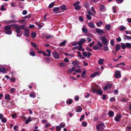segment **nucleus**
<instances>
[{
    "label": "nucleus",
    "instance_id": "nucleus-30",
    "mask_svg": "<svg viewBox=\"0 0 131 131\" xmlns=\"http://www.w3.org/2000/svg\"><path fill=\"white\" fill-rule=\"evenodd\" d=\"M104 61V60L103 59H99L98 61L99 64L101 65L103 64Z\"/></svg>",
    "mask_w": 131,
    "mask_h": 131
},
{
    "label": "nucleus",
    "instance_id": "nucleus-16",
    "mask_svg": "<svg viewBox=\"0 0 131 131\" xmlns=\"http://www.w3.org/2000/svg\"><path fill=\"white\" fill-rule=\"evenodd\" d=\"M88 26L92 28H94L95 27L94 24L92 22H90L88 23Z\"/></svg>",
    "mask_w": 131,
    "mask_h": 131
},
{
    "label": "nucleus",
    "instance_id": "nucleus-7",
    "mask_svg": "<svg viewBox=\"0 0 131 131\" xmlns=\"http://www.w3.org/2000/svg\"><path fill=\"white\" fill-rule=\"evenodd\" d=\"M95 30L96 32L100 35H102L104 33L102 30L97 28H96L95 29Z\"/></svg>",
    "mask_w": 131,
    "mask_h": 131
},
{
    "label": "nucleus",
    "instance_id": "nucleus-21",
    "mask_svg": "<svg viewBox=\"0 0 131 131\" xmlns=\"http://www.w3.org/2000/svg\"><path fill=\"white\" fill-rule=\"evenodd\" d=\"M96 93L98 94L99 95H101L103 94L101 89L98 90L96 91Z\"/></svg>",
    "mask_w": 131,
    "mask_h": 131
},
{
    "label": "nucleus",
    "instance_id": "nucleus-28",
    "mask_svg": "<svg viewBox=\"0 0 131 131\" xmlns=\"http://www.w3.org/2000/svg\"><path fill=\"white\" fill-rule=\"evenodd\" d=\"M79 63V62L77 61H75L72 62V64L74 66H76L78 65Z\"/></svg>",
    "mask_w": 131,
    "mask_h": 131
},
{
    "label": "nucleus",
    "instance_id": "nucleus-61",
    "mask_svg": "<svg viewBox=\"0 0 131 131\" xmlns=\"http://www.w3.org/2000/svg\"><path fill=\"white\" fill-rule=\"evenodd\" d=\"M84 115H83L81 116V117L80 119V120L81 121H82L84 118Z\"/></svg>",
    "mask_w": 131,
    "mask_h": 131
},
{
    "label": "nucleus",
    "instance_id": "nucleus-52",
    "mask_svg": "<svg viewBox=\"0 0 131 131\" xmlns=\"http://www.w3.org/2000/svg\"><path fill=\"white\" fill-rule=\"evenodd\" d=\"M125 27L123 26H121L119 28V29L121 30H123L125 29Z\"/></svg>",
    "mask_w": 131,
    "mask_h": 131
},
{
    "label": "nucleus",
    "instance_id": "nucleus-63",
    "mask_svg": "<svg viewBox=\"0 0 131 131\" xmlns=\"http://www.w3.org/2000/svg\"><path fill=\"white\" fill-rule=\"evenodd\" d=\"M82 124L84 127H85L87 126V124L85 122H82Z\"/></svg>",
    "mask_w": 131,
    "mask_h": 131
},
{
    "label": "nucleus",
    "instance_id": "nucleus-20",
    "mask_svg": "<svg viewBox=\"0 0 131 131\" xmlns=\"http://www.w3.org/2000/svg\"><path fill=\"white\" fill-rule=\"evenodd\" d=\"M99 73V72H96L93 74H92L91 75L90 77L91 78H93L95 77L96 75L98 74Z\"/></svg>",
    "mask_w": 131,
    "mask_h": 131
},
{
    "label": "nucleus",
    "instance_id": "nucleus-26",
    "mask_svg": "<svg viewBox=\"0 0 131 131\" xmlns=\"http://www.w3.org/2000/svg\"><path fill=\"white\" fill-rule=\"evenodd\" d=\"M66 42L67 41L66 40L64 41H63L60 43L59 44L60 46H64L66 45Z\"/></svg>",
    "mask_w": 131,
    "mask_h": 131
},
{
    "label": "nucleus",
    "instance_id": "nucleus-8",
    "mask_svg": "<svg viewBox=\"0 0 131 131\" xmlns=\"http://www.w3.org/2000/svg\"><path fill=\"white\" fill-rule=\"evenodd\" d=\"M83 56L85 57H89L92 55V53L90 52L87 53L85 52H83L82 53Z\"/></svg>",
    "mask_w": 131,
    "mask_h": 131
},
{
    "label": "nucleus",
    "instance_id": "nucleus-64",
    "mask_svg": "<svg viewBox=\"0 0 131 131\" xmlns=\"http://www.w3.org/2000/svg\"><path fill=\"white\" fill-rule=\"evenodd\" d=\"M1 121L3 123H6L7 121V120L5 119L2 118L1 120Z\"/></svg>",
    "mask_w": 131,
    "mask_h": 131
},
{
    "label": "nucleus",
    "instance_id": "nucleus-50",
    "mask_svg": "<svg viewBox=\"0 0 131 131\" xmlns=\"http://www.w3.org/2000/svg\"><path fill=\"white\" fill-rule=\"evenodd\" d=\"M15 90V89L14 88H12L10 90V92L11 93H14Z\"/></svg>",
    "mask_w": 131,
    "mask_h": 131
},
{
    "label": "nucleus",
    "instance_id": "nucleus-36",
    "mask_svg": "<svg viewBox=\"0 0 131 131\" xmlns=\"http://www.w3.org/2000/svg\"><path fill=\"white\" fill-rule=\"evenodd\" d=\"M5 99L6 100H10V95L8 94H6L5 95Z\"/></svg>",
    "mask_w": 131,
    "mask_h": 131
},
{
    "label": "nucleus",
    "instance_id": "nucleus-23",
    "mask_svg": "<svg viewBox=\"0 0 131 131\" xmlns=\"http://www.w3.org/2000/svg\"><path fill=\"white\" fill-rule=\"evenodd\" d=\"M75 67H73L72 68H70L69 70V72L70 73H72L73 71H75Z\"/></svg>",
    "mask_w": 131,
    "mask_h": 131
},
{
    "label": "nucleus",
    "instance_id": "nucleus-1",
    "mask_svg": "<svg viewBox=\"0 0 131 131\" xmlns=\"http://www.w3.org/2000/svg\"><path fill=\"white\" fill-rule=\"evenodd\" d=\"M5 30L4 32L6 34L10 35L12 34V31L10 28V26H6L4 28Z\"/></svg>",
    "mask_w": 131,
    "mask_h": 131
},
{
    "label": "nucleus",
    "instance_id": "nucleus-53",
    "mask_svg": "<svg viewBox=\"0 0 131 131\" xmlns=\"http://www.w3.org/2000/svg\"><path fill=\"white\" fill-rule=\"evenodd\" d=\"M110 43L112 46H114V40H111Z\"/></svg>",
    "mask_w": 131,
    "mask_h": 131
},
{
    "label": "nucleus",
    "instance_id": "nucleus-35",
    "mask_svg": "<svg viewBox=\"0 0 131 131\" xmlns=\"http://www.w3.org/2000/svg\"><path fill=\"white\" fill-rule=\"evenodd\" d=\"M81 8V6L79 5L74 6V9L77 10H80Z\"/></svg>",
    "mask_w": 131,
    "mask_h": 131
},
{
    "label": "nucleus",
    "instance_id": "nucleus-55",
    "mask_svg": "<svg viewBox=\"0 0 131 131\" xmlns=\"http://www.w3.org/2000/svg\"><path fill=\"white\" fill-rule=\"evenodd\" d=\"M75 71L77 73H81L82 72V71L79 68L77 70H75Z\"/></svg>",
    "mask_w": 131,
    "mask_h": 131
},
{
    "label": "nucleus",
    "instance_id": "nucleus-31",
    "mask_svg": "<svg viewBox=\"0 0 131 131\" xmlns=\"http://www.w3.org/2000/svg\"><path fill=\"white\" fill-rule=\"evenodd\" d=\"M31 37L32 38H34L36 37V33L34 32H32L31 34Z\"/></svg>",
    "mask_w": 131,
    "mask_h": 131
},
{
    "label": "nucleus",
    "instance_id": "nucleus-54",
    "mask_svg": "<svg viewBox=\"0 0 131 131\" xmlns=\"http://www.w3.org/2000/svg\"><path fill=\"white\" fill-rule=\"evenodd\" d=\"M91 11L94 14H96V12L94 8L93 7H91Z\"/></svg>",
    "mask_w": 131,
    "mask_h": 131
},
{
    "label": "nucleus",
    "instance_id": "nucleus-12",
    "mask_svg": "<svg viewBox=\"0 0 131 131\" xmlns=\"http://www.w3.org/2000/svg\"><path fill=\"white\" fill-rule=\"evenodd\" d=\"M60 9L58 7H55L53 9V11L55 13H57L60 11Z\"/></svg>",
    "mask_w": 131,
    "mask_h": 131
},
{
    "label": "nucleus",
    "instance_id": "nucleus-37",
    "mask_svg": "<svg viewBox=\"0 0 131 131\" xmlns=\"http://www.w3.org/2000/svg\"><path fill=\"white\" fill-rule=\"evenodd\" d=\"M24 26H25V25H21L20 26H18V27L19 28H20L21 30V29H23L24 30H25L26 29H27L26 28L24 27Z\"/></svg>",
    "mask_w": 131,
    "mask_h": 131
},
{
    "label": "nucleus",
    "instance_id": "nucleus-39",
    "mask_svg": "<svg viewBox=\"0 0 131 131\" xmlns=\"http://www.w3.org/2000/svg\"><path fill=\"white\" fill-rule=\"evenodd\" d=\"M82 31L85 33H87L88 32V30L87 29L84 28H82Z\"/></svg>",
    "mask_w": 131,
    "mask_h": 131
},
{
    "label": "nucleus",
    "instance_id": "nucleus-22",
    "mask_svg": "<svg viewBox=\"0 0 131 131\" xmlns=\"http://www.w3.org/2000/svg\"><path fill=\"white\" fill-rule=\"evenodd\" d=\"M82 109L81 107L80 106L78 107L76 111L77 112H80L82 111Z\"/></svg>",
    "mask_w": 131,
    "mask_h": 131
},
{
    "label": "nucleus",
    "instance_id": "nucleus-32",
    "mask_svg": "<svg viewBox=\"0 0 131 131\" xmlns=\"http://www.w3.org/2000/svg\"><path fill=\"white\" fill-rule=\"evenodd\" d=\"M125 45L127 48H131V43H125Z\"/></svg>",
    "mask_w": 131,
    "mask_h": 131
},
{
    "label": "nucleus",
    "instance_id": "nucleus-56",
    "mask_svg": "<svg viewBox=\"0 0 131 131\" xmlns=\"http://www.w3.org/2000/svg\"><path fill=\"white\" fill-rule=\"evenodd\" d=\"M12 117L13 118H14V119L15 118H16L17 115L16 114H13L12 115Z\"/></svg>",
    "mask_w": 131,
    "mask_h": 131
},
{
    "label": "nucleus",
    "instance_id": "nucleus-42",
    "mask_svg": "<svg viewBox=\"0 0 131 131\" xmlns=\"http://www.w3.org/2000/svg\"><path fill=\"white\" fill-rule=\"evenodd\" d=\"M80 2L79 1L76 2L75 3L73 4V5L74 6L78 5L80 4Z\"/></svg>",
    "mask_w": 131,
    "mask_h": 131
},
{
    "label": "nucleus",
    "instance_id": "nucleus-25",
    "mask_svg": "<svg viewBox=\"0 0 131 131\" xmlns=\"http://www.w3.org/2000/svg\"><path fill=\"white\" fill-rule=\"evenodd\" d=\"M46 51L48 53L47 54V56L48 57H50L51 56V51L48 49H46Z\"/></svg>",
    "mask_w": 131,
    "mask_h": 131
},
{
    "label": "nucleus",
    "instance_id": "nucleus-48",
    "mask_svg": "<svg viewBox=\"0 0 131 131\" xmlns=\"http://www.w3.org/2000/svg\"><path fill=\"white\" fill-rule=\"evenodd\" d=\"M121 46L122 49H124L126 47L125 44V45L124 43L122 44Z\"/></svg>",
    "mask_w": 131,
    "mask_h": 131
},
{
    "label": "nucleus",
    "instance_id": "nucleus-49",
    "mask_svg": "<svg viewBox=\"0 0 131 131\" xmlns=\"http://www.w3.org/2000/svg\"><path fill=\"white\" fill-rule=\"evenodd\" d=\"M60 127H65V124L61 123L60 124Z\"/></svg>",
    "mask_w": 131,
    "mask_h": 131
},
{
    "label": "nucleus",
    "instance_id": "nucleus-11",
    "mask_svg": "<svg viewBox=\"0 0 131 131\" xmlns=\"http://www.w3.org/2000/svg\"><path fill=\"white\" fill-rule=\"evenodd\" d=\"M24 32V35L26 37H28L29 36V30L28 29H27Z\"/></svg>",
    "mask_w": 131,
    "mask_h": 131
},
{
    "label": "nucleus",
    "instance_id": "nucleus-18",
    "mask_svg": "<svg viewBox=\"0 0 131 131\" xmlns=\"http://www.w3.org/2000/svg\"><path fill=\"white\" fill-rule=\"evenodd\" d=\"M6 70L4 67H0V73L6 72Z\"/></svg>",
    "mask_w": 131,
    "mask_h": 131
},
{
    "label": "nucleus",
    "instance_id": "nucleus-4",
    "mask_svg": "<svg viewBox=\"0 0 131 131\" xmlns=\"http://www.w3.org/2000/svg\"><path fill=\"white\" fill-rule=\"evenodd\" d=\"M16 28H17V29L16 30V31L17 32L16 36L18 37H20L22 35L21 34H19L20 32L21 29L18 27V26H17L16 27Z\"/></svg>",
    "mask_w": 131,
    "mask_h": 131
},
{
    "label": "nucleus",
    "instance_id": "nucleus-15",
    "mask_svg": "<svg viewBox=\"0 0 131 131\" xmlns=\"http://www.w3.org/2000/svg\"><path fill=\"white\" fill-rule=\"evenodd\" d=\"M31 117L30 116H29L27 119L25 123L26 124H28L29 122L32 121V119H31Z\"/></svg>",
    "mask_w": 131,
    "mask_h": 131
},
{
    "label": "nucleus",
    "instance_id": "nucleus-59",
    "mask_svg": "<svg viewBox=\"0 0 131 131\" xmlns=\"http://www.w3.org/2000/svg\"><path fill=\"white\" fill-rule=\"evenodd\" d=\"M13 106V103L11 102L9 105L8 106V107L9 108H10L12 107V106Z\"/></svg>",
    "mask_w": 131,
    "mask_h": 131
},
{
    "label": "nucleus",
    "instance_id": "nucleus-13",
    "mask_svg": "<svg viewBox=\"0 0 131 131\" xmlns=\"http://www.w3.org/2000/svg\"><path fill=\"white\" fill-rule=\"evenodd\" d=\"M111 86L112 85L111 84H107L103 89V90L105 91L108 89H110L111 88Z\"/></svg>",
    "mask_w": 131,
    "mask_h": 131
},
{
    "label": "nucleus",
    "instance_id": "nucleus-47",
    "mask_svg": "<svg viewBox=\"0 0 131 131\" xmlns=\"http://www.w3.org/2000/svg\"><path fill=\"white\" fill-rule=\"evenodd\" d=\"M86 17L89 20H91V16L89 14H87L86 15Z\"/></svg>",
    "mask_w": 131,
    "mask_h": 131
},
{
    "label": "nucleus",
    "instance_id": "nucleus-34",
    "mask_svg": "<svg viewBox=\"0 0 131 131\" xmlns=\"http://www.w3.org/2000/svg\"><path fill=\"white\" fill-rule=\"evenodd\" d=\"M105 46H103L104 50L105 51H107L108 50V48L107 46V44L105 45Z\"/></svg>",
    "mask_w": 131,
    "mask_h": 131
},
{
    "label": "nucleus",
    "instance_id": "nucleus-3",
    "mask_svg": "<svg viewBox=\"0 0 131 131\" xmlns=\"http://www.w3.org/2000/svg\"><path fill=\"white\" fill-rule=\"evenodd\" d=\"M52 54L53 57L56 59H58L60 58L59 54L56 51L52 52Z\"/></svg>",
    "mask_w": 131,
    "mask_h": 131
},
{
    "label": "nucleus",
    "instance_id": "nucleus-6",
    "mask_svg": "<svg viewBox=\"0 0 131 131\" xmlns=\"http://www.w3.org/2000/svg\"><path fill=\"white\" fill-rule=\"evenodd\" d=\"M122 115L121 114H117L114 118V119L116 122H118L120 121V119L122 117Z\"/></svg>",
    "mask_w": 131,
    "mask_h": 131
},
{
    "label": "nucleus",
    "instance_id": "nucleus-29",
    "mask_svg": "<svg viewBox=\"0 0 131 131\" xmlns=\"http://www.w3.org/2000/svg\"><path fill=\"white\" fill-rule=\"evenodd\" d=\"M29 96L31 98H34L36 96V94L35 93H32L30 94Z\"/></svg>",
    "mask_w": 131,
    "mask_h": 131
},
{
    "label": "nucleus",
    "instance_id": "nucleus-41",
    "mask_svg": "<svg viewBox=\"0 0 131 131\" xmlns=\"http://www.w3.org/2000/svg\"><path fill=\"white\" fill-rule=\"evenodd\" d=\"M97 45L101 47L103 46V45L102 43L99 41H98L97 42Z\"/></svg>",
    "mask_w": 131,
    "mask_h": 131
},
{
    "label": "nucleus",
    "instance_id": "nucleus-51",
    "mask_svg": "<svg viewBox=\"0 0 131 131\" xmlns=\"http://www.w3.org/2000/svg\"><path fill=\"white\" fill-rule=\"evenodd\" d=\"M117 8V7L115 6H114L113 7V12L114 13H115L116 12V10L115 9Z\"/></svg>",
    "mask_w": 131,
    "mask_h": 131
},
{
    "label": "nucleus",
    "instance_id": "nucleus-38",
    "mask_svg": "<svg viewBox=\"0 0 131 131\" xmlns=\"http://www.w3.org/2000/svg\"><path fill=\"white\" fill-rule=\"evenodd\" d=\"M93 48L95 50H98L100 49L99 47L97 45L94 46Z\"/></svg>",
    "mask_w": 131,
    "mask_h": 131
},
{
    "label": "nucleus",
    "instance_id": "nucleus-44",
    "mask_svg": "<svg viewBox=\"0 0 131 131\" xmlns=\"http://www.w3.org/2000/svg\"><path fill=\"white\" fill-rule=\"evenodd\" d=\"M30 54L32 56H34L35 55V53L34 51H31Z\"/></svg>",
    "mask_w": 131,
    "mask_h": 131
},
{
    "label": "nucleus",
    "instance_id": "nucleus-60",
    "mask_svg": "<svg viewBox=\"0 0 131 131\" xmlns=\"http://www.w3.org/2000/svg\"><path fill=\"white\" fill-rule=\"evenodd\" d=\"M108 65L110 66V68H113L115 67V66H112V65L111 64H109Z\"/></svg>",
    "mask_w": 131,
    "mask_h": 131
},
{
    "label": "nucleus",
    "instance_id": "nucleus-10",
    "mask_svg": "<svg viewBox=\"0 0 131 131\" xmlns=\"http://www.w3.org/2000/svg\"><path fill=\"white\" fill-rule=\"evenodd\" d=\"M86 41V40L85 39L82 38L80 39L78 43V44L80 45H82L83 43Z\"/></svg>",
    "mask_w": 131,
    "mask_h": 131
},
{
    "label": "nucleus",
    "instance_id": "nucleus-27",
    "mask_svg": "<svg viewBox=\"0 0 131 131\" xmlns=\"http://www.w3.org/2000/svg\"><path fill=\"white\" fill-rule=\"evenodd\" d=\"M108 115L110 116H113L114 115V112L112 111H110L108 113Z\"/></svg>",
    "mask_w": 131,
    "mask_h": 131
},
{
    "label": "nucleus",
    "instance_id": "nucleus-5",
    "mask_svg": "<svg viewBox=\"0 0 131 131\" xmlns=\"http://www.w3.org/2000/svg\"><path fill=\"white\" fill-rule=\"evenodd\" d=\"M100 39L103 42V43L104 45H107L108 41L107 40L106 38L104 36H102L100 38Z\"/></svg>",
    "mask_w": 131,
    "mask_h": 131
},
{
    "label": "nucleus",
    "instance_id": "nucleus-40",
    "mask_svg": "<svg viewBox=\"0 0 131 131\" xmlns=\"http://www.w3.org/2000/svg\"><path fill=\"white\" fill-rule=\"evenodd\" d=\"M56 128L57 131H60L61 130V127L59 126H56Z\"/></svg>",
    "mask_w": 131,
    "mask_h": 131
},
{
    "label": "nucleus",
    "instance_id": "nucleus-24",
    "mask_svg": "<svg viewBox=\"0 0 131 131\" xmlns=\"http://www.w3.org/2000/svg\"><path fill=\"white\" fill-rule=\"evenodd\" d=\"M72 100L71 99H68L66 101L67 103L69 104H70L72 102Z\"/></svg>",
    "mask_w": 131,
    "mask_h": 131
},
{
    "label": "nucleus",
    "instance_id": "nucleus-33",
    "mask_svg": "<svg viewBox=\"0 0 131 131\" xmlns=\"http://www.w3.org/2000/svg\"><path fill=\"white\" fill-rule=\"evenodd\" d=\"M111 25L110 24L106 25L105 26V28L107 30H109L110 29Z\"/></svg>",
    "mask_w": 131,
    "mask_h": 131
},
{
    "label": "nucleus",
    "instance_id": "nucleus-9",
    "mask_svg": "<svg viewBox=\"0 0 131 131\" xmlns=\"http://www.w3.org/2000/svg\"><path fill=\"white\" fill-rule=\"evenodd\" d=\"M115 77L116 78H120L121 76V74L120 72L117 70L115 72Z\"/></svg>",
    "mask_w": 131,
    "mask_h": 131
},
{
    "label": "nucleus",
    "instance_id": "nucleus-62",
    "mask_svg": "<svg viewBox=\"0 0 131 131\" xmlns=\"http://www.w3.org/2000/svg\"><path fill=\"white\" fill-rule=\"evenodd\" d=\"M67 56L71 57V58L73 57H74V55H73V54L72 53L68 54V55H67Z\"/></svg>",
    "mask_w": 131,
    "mask_h": 131
},
{
    "label": "nucleus",
    "instance_id": "nucleus-14",
    "mask_svg": "<svg viewBox=\"0 0 131 131\" xmlns=\"http://www.w3.org/2000/svg\"><path fill=\"white\" fill-rule=\"evenodd\" d=\"M100 9L102 12H104L106 10V9L104 6L102 5L101 6Z\"/></svg>",
    "mask_w": 131,
    "mask_h": 131
},
{
    "label": "nucleus",
    "instance_id": "nucleus-58",
    "mask_svg": "<svg viewBox=\"0 0 131 131\" xmlns=\"http://www.w3.org/2000/svg\"><path fill=\"white\" fill-rule=\"evenodd\" d=\"M27 11L26 10H25L23 11L22 12V14L23 15H26L27 14Z\"/></svg>",
    "mask_w": 131,
    "mask_h": 131
},
{
    "label": "nucleus",
    "instance_id": "nucleus-57",
    "mask_svg": "<svg viewBox=\"0 0 131 131\" xmlns=\"http://www.w3.org/2000/svg\"><path fill=\"white\" fill-rule=\"evenodd\" d=\"M30 17H31L30 15V14H29V15H27V16H25V17H23V18L26 19L27 18H30Z\"/></svg>",
    "mask_w": 131,
    "mask_h": 131
},
{
    "label": "nucleus",
    "instance_id": "nucleus-43",
    "mask_svg": "<svg viewBox=\"0 0 131 131\" xmlns=\"http://www.w3.org/2000/svg\"><path fill=\"white\" fill-rule=\"evenodd\" d=\"M54 3L53 2H52L50 3V5L49 6V8H50L54 6Z\"/></svg>",
    "mask_w": 131,
    "mask_h": 131
},
{
    "label": "nucleus",
    "instance_id": "nucleus-45",
    "mask_svg": "<svg viewBox=\"0 0 131 131\" xmlns=\"http://www.w3.org/2000/svg\"><path fill=\"white\" fill-rule=\"evenodd\" d=\"M61 9L62 10H64L66 9V6L65 5H62L61 7Z\"/></svg>",
    "mask_w": 131,
    "mask_h": 131
},
{
    "label": "nucleus",
    "instance_id": "nucleus-19",
    "mask_svg": "<svg viewBox=\"0 0 131 131\" xmlns=\"http://www.w3.org/2000/svg\"><path fill=\"white\" fill-rule=\"evenodd\" d=\"M121 46L119 44H116L115 47V50L116 51H118L121 49Z\"/></svg>",
    "mask_w": 131,
    "mask_h": 131
},
{
    "label": "nucleus",
    "instance_id": "nucleus-17",
    "mask_svg": "<svg viewBox=\"0 0 131 131\" xmlns=\"http://www.w3.org/2000/svg\"><path fill=\"white\" fill-rule=\"evenodd\" d=\"M31 44L33 47L35 48L37 50H39V49L37 47V45L36 43H33L32 42H31Z\"/></svg>",
    "mask_w": 131,
    "mask_h": 131
},
{
    "label": "nucleus",
    "instance_id": "nucleus-2",
    "mask_svg": "<svg viewBox=\"0 0 131 131\" xmlns=\"http://www.w3.org/2000/svg\"><path fill=\"white\" fill-rule=\"evenodd\" d=\"M105 126L103 123H101V124L97 125L96 126V128L97 131H101L104 128Z\"/></svg>",
    "mask_w": 131,
    "mask_h": 131
},
{
    "label": "nucleus",
    "instance_id": "nucleus-46",
    "mask_svg": "<svg viewBox=\"0 0 131 131\" xmlns=\"http://www.w3.org/2000/svg\"><path fill=\"white\" fill-rule=\"evenodd\" d=\"M123 36H124V38H125V37H126V38L128 39H131V36L130 37V36H127L126 35H124Z\"/></svg>",
    "mask_w": 131,
    "mask_h": 131
}]
</instances>
